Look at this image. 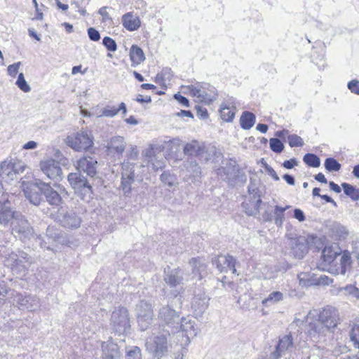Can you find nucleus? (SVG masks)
I'll return each mask as SVG.
<instances>
[{"label": "nucleus", "instance_id": "f257e3e1", "mask_svg": "<svg viewBox=\"0 0 359 359\" xmlns=\"http://www.w3.org/2000/svg\"><path fill=\"white\" fill-rule=\"evenodd\" d=\"M339 323L338 311L334 307L324 309L320 313L318 320L309 323L308 336L315 343H325L327 335L334 332Z\"/></svg>", "mask_w": 359, "mask_h": 359}, {"label": "nucleus", "instance_id": "f03ea898", "mask_svg": "<svg viewBox=\"0 0 359 359\" xmlns=\"http://www.w3.org/2000/svg\"><path fill=\"white\" fill-rule=\"evenodd\" d=\"M206 271V264L201 258H192L183 272L180 269H175L168 272L164 277L165 282L170 287L183 284L184 281L201 280Z\"/></svg>", "mask_w": 359, "mask_h": 359}, {"label": "nucleus", "instance_id": "7ed1b4c3", "mask_svg": "<svg viewBox=\"0 0 359 359\" xmlns=\"http://www.w3.org/2000/svg\"><path fill=\"white\" fill-rule=\"evenodd\" d=\"M5 265L10 267L16 275L23 276L32 264V259L26 252L18 251L11 252L6 256Z\"/></svg>", "mask_w": 359, "mask_h": 359}, {"label": "nucleus", "instance_id": "20e7f679", "mask_svg": "<svg viewBox=\"0 0 359 359\" xmlns=\"http://www.w3.org/2000/svg\"><path fill=\"white\" fill-rule=\"evenodd\" d=\"M65 143L76 151H86L93 144V137L88 131H79L68 135Z\"/></svg>", "mask_w": 359, "mask_h": 359}, {"label": "nucleus", "instance_id": "39448f33", "mask_svg": "<svg viewBox=\"0 0 359 359\" xmlns=\"http://www.w3.org/2000/svg\"><path fill=\"white\" fill-rule=\"evenodd\" d=\"M170 335V331L166 330L165 334L149 337L146 341L147 350L154 356L162 357L168 351L167 336Z\"/></svg>", "mask_w": 359, "mask_h": 359}, {"label": "nucleus", "instance_id": "423d86ee", "mask_svg": "<svg viewBox=\"0 0 359 359\" xmlns=\"http://www.w3.org/2000/svg\"><path fill=\"white\" fill-rule=\"evenodd\" d=\"M111 325L114 332L118 334L126 333L130 328L128 310L124 307L116 309L111 316Z\"/></svg>", "mask_w": 359, "mask_h": 359}, {"label": "nucleus", "instance_id": "0eeeda50", "mask_svg": "<svg viewBox=\"0 0 359 359\" xmlns=\"http://www.w3.org/2000/svg\"><path fill=\"white\" fill-rule=\"evenodd\" d=\"M9 304L17 306L19 309H27L28 311H35L38 307L39 300L34 296H23L22 294L13 292L7 299Z\"/></svg>", "mask_w": 359, "mask_h": 359}, {"label": "nucleus", "instance_id": "6e6552de", "mask_svg": "<svg viewBox=\"0 0 359 359\" xmlns=\"http://www.w3.org/2000/svg\"><path fill=\"white\" fill-rule=\"evenodd\" d=\"M138 325L142 331L147 330L153 322V309L151 304L141 301L136 306Z\"/></svg>", "mask_w": 359, "mask_h": 359}, {"label": "nucleus", "instance_id": "1a4fd4ad", "mask_svg": "<svg viewBox=\"0 0 359 359\" xmlns=\"http://www.w3.org/2000/svg\"><path fill=\"white\" fill-rule=\"evenodd\" d=\"M191 95L198 102L210 104L217 97L215 88L208 84L197 85L191 89Z\"/></svg>", "mask_w": 359, "mask_h": 359}, {"label": "nucleus", "instance_id": "9d476101", "mask_svg": "<svg viewBox=\"0 0 359 359\" xmlns=\"http://www.w3.org/2000/svg\"><path fill=\"white\" fill-rule=\"evenodd\" d=\"M158 318L168 327L171 328V332H175L179 329L180 315L170 305L163 306L158 311Z\"/></svg>", "mask_w": 359, "mask_h": 359}, {"label": "nucleus", "instance_id": "9b49d317", "mask_svg": "<svg viewBox=\"0 0 359 359\" xmlns=\"http://www.w3.org/2000/svg\"><path fill=\"white\" fill-rule=\"evenodd\" d=\"M250 199L242 203V207L245 213L248 215H256L259 212V208L262 200L259 194V190L255 185H250L248 187Z\"/></svg>", "mask_w": 359, "mask_h": 359}, {"label": "nucleus", "instance_id": "f8f14e48", "mask_svg": "<svg viewBox=\"0 0 359 359\" xmlns=\"http://www.w3.org/2000/svg\"><path fill=\"white\" fill-rule=\"evenodd\" d=\"M68 181L72 188L77 192L83 191L84 196L90 198L92 194V187L86 180V179L81 176L79 173H70L68 175Z\"/></svg>", "mask_w": 359, "mask_h": 359}, {"label": "nucleus", "instance_id": "ddd939ff", "mask_svg": "<svg viewBox=\"0 0 359 359\" xmlns=\"http://www.w3.org/2000/svg\"><path fill=\"white\" fill-rule=\"evenodd\" d=\"M12 226L13 233L21 240L29 238L33 235V229L29 223L22 217L18 218L16 215Z\"/></svg>", "mask_w": 359, "mask_h": 359}, {"label": "nucleus", "instance_id": "4468645a", "mask_svg": "<svg viewBox=\"0 0 359 359\" xmlns=\"http://www.w3.org/2000/svg\"><path fill=\"white\" fill-rule=\"evenodd\" d=\"M42 172L50 179L61 180L62 169L58 161L48 158L43 160L40 163Z\"/></svg>", "mask_w": 359, "mask_h": 359}, {"label": "nucleus", "instance_id": "2eb2a0df", "mask_svg": "<svg viewBox=\"0 0 359 359\" xmlns=\"http://www.w3.org/2000/svg\"><path fill=\"white\" fill-rule=\"evenodd\" d=\"M126 147V142L122 136H114L111 137L107 144V154L112 157H120L122 156Z\"/></svg>", "mask_w": 359, "mask_h": 359}, {"label": "nucleus", "instance_id": "dca6fc26", "mask_svg": "<svg viewBox=\"0 0 359 359\" xmlns=\"http://www.w3.org/2000/svg\"><path fill=\"white\" fill-rule=\"evenodd\" d=\"M41 184H43V182L36 180L35 182L28 184L24 189L25 197L34 205H39L43 200L40 194L42 187Z\"/></svg>", "mask_w": 359, "mask_h": 359}, {"label": "nucleus", "instance_id": "f3484780", "mask_svg": "<svg viewBox=\"0 0 359 359\" xmlns=\"http://www.w3.org/2000/svg\"><path fill=\"white\" fill-rule=\"evenodd\" d=\"M289 245L291 248V253L299 259H302L308 252V241L303 236L290 238Z\"/></svg>", "mask_w": 359, "mask_h": 359}, {"label": "nucleus", "instance_id": "a211bd4d", "mask_svg": "<svg viewBox=\"0 0 359 359\" xmlns=\"http://www.w3.org/2000/svg\"><path fill=\"white\" fill-rule=\"evenodd\" d=\"M212 263L221 273L228 271H231L233 274L236 273V260L231 255H219L213 259Z\"/></svg>", "mask_w": 359, "mask_h": 359}, {"label": "nucleus", "instance_id": "6ab92c4d", "mask_svg": "<svg viewBox=\"0 0 359 359\" xmlns=\"http://www.w3.org/2000/svg\"><path fill=\"white\" fill-rule=\"evenodd\" d=\"M145 161H147L148 165H151L154 170L162 169L165 166V161L162 154L159 152L156 154L152 147H149L143 152Z\"/></svg>", "mask_w": 359, "mask_h": 359}, {"label": "nucleus", "instance_id": "aec40b11", "mask_svg": "<svg viewBox=\"0 0 359 359\" xmlns=\"http://www.w3.org/2000/svg\"><path fill=\"white\" fill-rule=\"evenodd\" d=\"M102 359H119L121 353L118 346L111 339L101 344Z\"/></svg>", "mask_w": 359, "mask_h": 359}, {"label": "nucleus", "instance_id": "412c9836", "mask_svg": "<svg viewBox=\"0 0 359 359\" xmlns=\"http://www.w3.org/2000/svg\"><path fill=\"white\" fill-rule=\"evenodd\" d=\"M339 255V248L337 245L325 246L322 252V259L323 263L318 266L321 270H326L328 265L330 264Z\"/></svg>", "mask_w": 359, "mask_h": 359}, {"label": "nucleus", "instance_id": "4be33fe9", "mask_svg": "<svg viewBox=\"0 0 359 359\" xmlns=\"http://www.w3.org/2000/svg\"><path fill=\"white\" fill-rule=\"evenodd\" d=\"M97 163V161L93 157L84 156L77 161L76 168L90 177H93L96 174Z\"/></svg>", "mask_w": 359, "mask_h": 359}, {"label": "nucleus", "instance_id": "5701e85b", "mask_svg": "<svg viewBox=\"0 0 359 359\" xmlns=\"http://www.w3.org/2000/svg\"><path fill=\"white\" fill-rule=\"evenodd\" d=\"M293 347V343L290 335H285L279 340L276 351L272 352L269 359H278L284 355L285 351H290Z\"/></svg>", "mask_w": 359, "mask_h": 359}, {"label": "nucleus", "instance_id": "b1692460", "mask_svg": "<svg viewBox=\"0 0 359 359\" xmlns=\"http://www.w3.org/2000/svg\"><path fill=\"white\" fill-rule=\"evenodd\" d=\"M41 184L42 185L41 193L45 196L47 202L51 205H59L62 202V198L57 191L54 190L49 184L43 182Z\"/></svg>", "mask_w": 359, "mask_h": 359}, {"label": "nucleus", "instance_id": "393cba45", "mask_svg": "<svg viewBox=\"0 0 359 359\" xmlns=\"http://www.w3.org/2000/svg\"><path fill=\"white\" fill-rule=\"evenodd\" d=\"M122 24L127 30L132 32L140 28L141 22L138 16L128 12L122 16Z\"/></svg>", "mask_w": 359, "mask_h": 359}, {"label": "nucleus", "instance_id": "a878e982", "mask_svg": "<svg viewBox=\"0 0 359 359\" xmlns=\"http://www.w3.org/2000/svg\"><path fill=\"white\" fill-rule=\"evenodd\" d=\"M209 298L205 294L196 295L191 303V307L196 315H201L205 312L208 306Z\"/></svg>", "mask_w": 359, "mask_h": 359}, {"label": "nucleus", "instance_id": "bb28decb", "mask_svg": "<svg viewBox=\"0 0 359 359\" xmlns=\"http://www.w3.org/2000/svg\"><path fill=\"white\" fill-rule=\"evenodd\" d=\"M179 328L186 334L188 338L194 337L198 333L195 321L186 318H182Z\"/></svg>", "mask_w": 359, "mask_h": 359}, {"label": "nucleus", "instance_id": "cd10ccee", "mask_svg": "<svg viewBox=\"0 0 359 359\" xmlns=\"http://www.w3.org/2000/svg\"><path fill=\"white\" fill-rule=\"evenodd\" d=\"M61 223L67 228H78L81 224V219L74 212H69L63 216Z\"/></svg>", "mask_w": 359, "mask_h": 359}, {"label": "nucleus", "instance_id": "c85d7f7f", "mask_svg": "<svg viewBox=\"0 0 359 359\" xmlns=\"http://www.w3.org/2000/svg\"><path fill=\"white\" fill-rule=\"evenodd\" d=\"M17 172L14 165L4 162L0 166V177L5 180H13L16 177Z\"/></svg>", "mask_w": 359, "mask_h": 359}, {"label": "nucleus", "instance_id": "c756f323", "mask_svg": "<svg viewBox=\"0 0 359 359\" xmlns=\"http://www.w3.org/2000/svg\"><path fill=\"white\" fill-rule=\"evenodd\" d=\"M8 201L0 202V224H6L11 219L16 217L15 213L11 210Z\"/></svg>", "mask_w": 359, "mask_h": 359}, {"label": "nucleus", "instance_id": "7c9ffc66", "mask_svg": "<svg viewBox=\"0 0 359 359\" xmlns=\"http://www.w3.org/2000/svg\"><path fill=\"white\" fill-rule=\"evenodd\" d=\"M236 174V167L231 163H227L225 166L217 170V175L224 180L230 181Z\"/></svg>", "mask_w": 359, "mask_h": 359}, {"label": "nucleus", "instance_id": "2f4dec72", "mask_svg": "<svg viewBox=\"0 0 359 359\" xmlns=\"http://www.w3.org/2000/svg\"><path fill=\"white\" fill-rule=\"evenodd\" d=\"M284 299V294L280 291H273L262 301L264 306H271L277 304Z\"/></svg>", "mask_w": 359, "mask_h": 359}, {"label": "nucleus", "instance_id": "473e14b6", "mask_svg": "<svg viewBox=\"0 0 359 359\" xmlns=\"http://www.w3.org/2000/svg\"><path fill=\"white\" fill-rule=\"evenodd\" d=\"M204 149V147L197 141H192L187 143L184 148V153L189 156L198 155Z\"/></svg>", "mask_w": 359, "mask_h": 359}, {"label": "nucleus", "instance_id": "72a5a7b5", "mask_svg": "<svg viewBox=\"0 0 359 359\" xmlns=\"http://www.w3.org/2000/svg\"><path fill=\"white\" fill-rule=\"evenodd\" d=\"M130 57L134 65H140L145 60L143 50L136 45H133L130 48Z\"/></svg>", "mask_w": 359, "mask_h": 359}, {"label": "nucleus", "instance_id": "f704fd0d", "mask_svg": "<svg viewBox=\"0 0 359 359\" xmlns=\"http://www.w3.org/2000/svg\"><path fill=\"white\" fill-rule=\"evenodd\" d=\"M235 111L236 108L226 103L221 105L219 110L221 118L226 122H230L233 119Z\"/></svg>", "mask_w": 359, "mask_h": 359}, {"label": "nucleus", "instance_id": "c9c22d12", "mask_svg": "<svg viewBox=\"0 0 359 359\" xmlns=\"http://www.w3.org/2000/svg\"><path fill=\"white\" fill-rule=\"evenodd\" d=\"M241 126L243 129L249 130L255 123V116L252 112L244 111L240 118Z\"/></svg>", "mask_w": 359, "mask_h": 359}, {"label": "nucleus", "instance_id": "e433bc0d", "mask_svg": "<svg viewBox=\"0 0 359 359\" xmlns=\"http://www.w3.org/2000/svg\"><path fill=\"white\" fill-rule=\"evenodd\" d=\"M290 208V205H286L283 208L276 205L274 208V222L278 226H282L285 220V211Z\"/></svg>", "mask_w": 359, "mask_h": 359}, {"label": "nucleus", "instance_id": "4c0bfd02", "mask_svg": "<svg viewBox=\"0 0 359 359\" xmlns=\"http://www.w3.org/2000/svg\"><path fill=\"white\" fill-rule=\"evenodd\" d=\"M339 290L350 299H359V290L354 285H348L344 287H341Z\"/></svg>", "mask_w": 359, "mask_h": 359}, {"label": "nucleus", "instance_id": "58836bf2", "mask_svg": "<svg viewBox=\"0 0 359 359\" xmlns=\"http://www.w3.org/2000/svg\"><path fill=\"white\" fill-rule=\"evenodd\" d=\"M184 167L191 176L196 177L201 175V168L195 161H187L184 163Z\"/></svg>", "mask_w": 359, "mask_h": 359}, {"label": "nucleus", "instance_id": "ea45409f", "mask_svg": "<svg viewBox=\"0 0 359 359\" xmlns=\"http://www.w3.org/2000/svg\"><path fill=\"white\" fill-rule=\"evenodd\" d=\"M341 187H343L344 194L348 196L352 200L358 201L359 199V189L345 182L341 184Z\"/></svg>", "mask_w": 359, "mask_h": 359}, {"label": "nucleus", "instance_id": "a19ab883", "mask_svg": "<svg viewBox=\"0 0 359 359\" xmlns=\"http://www.w3.org/2000/svg\"><path fill=\"white\" fill-rule=\"evenodd\" d=\"M304 162L310 167L318 168L320 165V158L315 154H306L303 158Z\"/></svg>", "mask_w": 359, "mask_h": 359}, {"label": "nucleus", "instance_id": "79ce46f5", "mask_svg": "<svg viewBox=\"0 0 359 359\" xmlns=\"http://www.w3.org/2000/svg\"><path fill=\"white\" fill-rule=\"evenodd\" d=\"M351 258L348 252H344L340 259V273L344 275L346 272V268L350 266Z\"/></svg>", "mask_w": 359, "mask_h": 359}, {"label": "nucleus", "instance_id": "37998d69", "mask_svg": "<svg viewBox=\"0 0 359 359\" xmlns=\"http://www.w3.org/2000/svg\"><path fill=\"white\" fill-rule=\"evenodd\" d=\"M325 168L328 171H339L341 164L333 158H327L325 161Z\"/></svg>", "mask_w": 359, "mask_h": 359}, {"label": "nucleus", "instance_id": "c03bdc74", "mask_svg": "<svg viewBox=\"0 0 359 359\" xmlns=\"http://www.w3.org/2000/svg\"><path fill=\"white\" fill-rule=\"evenodd\" d=\"M15 84L22 91L25 93H28L31 90V88L26 81L24 74L22 73H20L18 75Z\"/></svg>", "mask_w": 359, "mask_h": 359}, {"label": "nucleus", "instance_id": "a18cd8bd", "mask_svg": "<svg viewBox=\"0 0 359 359\" xmlns=\"http://www.w3.org/2000/svg\"><path fill=\"white\" fill-rule=\"evenodd\" d=\"M271 149L276 153H280L284 149V145L278 138H271L269 140Z\"/></svg>", "mask_w": 359, "mask_h": 359}, {"label": "nucleus", "instance_id": "49530a36", "mask_svg": "<svg viewBox=\"0 0 359 359\" xmlns=\"http://www.w3.org/2000/svg\"><path fill=\"white\" fill-rule=\"evenodd\" d=\"M289 145L291 147H302L304 145V141L302 138L297 135H290L287 137Z\"/></svg>", "mask_w": 359, "mask_h": 359}, {"label": "nucleus", "instance_id": "de8ad7c7", "mask_svg": "<svg viewBox=\"0 0 359 359\" xmlns=\"http://www.w3.org/2000/svg\"><path fill=\"white\" fill-rule=\"evenodd\" d=\"M278 269L276 266H266L264 269L263 275L265 279H273L277 276Z\"/></svg>", "mask_w": 359, "mask_h": 359}, {"label": "nucleus", "instance_id": "09e8293b", "mask_svg": "<svg viewBox=\"0 0 359 359\" xmlns=\"http://www.w3.org/2000/svg\"><path fill=\"white\" fill-rule=\"evenodd\" d=\"M134 181L135 180L133 178H121V188L126 196H128L129 194H130L131 185L133 184Z\"/></svg>", "mask_w": 359, "mask_h": 359}, {"label": "nucleus", "instance_id": "8fccbe9b", "mask_svg": "<svg viewBox=\"0 0 359 359\" xmlns=\"http://www.w3.org/2000/svg\"><path fill=\"white\" fill-rule=\"evenodd\" d=\"M103 45L106 47V48L111 52H115L117 49V45L116 41L109 36L104 37L102 40Z\"/></svg>", "mask_w": 359, "mask_h": 359}, {"label": "nucleus", "instance_id": "3c124183", "mask_svg": "<svg viewBox=\"0 0 359 359\" xmlns=\"http://www.w3.org/2000/svg\"><path fill=\"white\" fill-rule=\"evenodd\" d=\"M103 117L113 118L117 115L116 107L107 105L103 107L102 110Z\"/></svg>", "mask_w": 359, "mask_h": 359}, {"label": "nucleus", "instance_id": "603ef678", "mask_svg": "<svg viewBox=\"0 0 359 359\" xmlns=\"http://www.w3.org/2000/svg\"><path fill=\"white\" fill-rule=\"evenodd\" d=\"M139 156V151L136 146H131L127 153V159L126 161H135L137 159Z\"/></svg>", "mask_w": 359, "mask_h": 359}, {"label": "nucleus", "instance_id": "864d4df0", "mask_svg": "<svg viewBox=\"0 0 359 359\" xmlns=\"http://www.w3.org/2000/svg\"><path fill=\"white\" fill-rule=\"evenodd\" d=\"M160 178L162 182H163L165 184H167L169 187H172L175 184L173 176L167 172H163Z\"/></svg>", "mask_w": 359, "mask_h": 359}, {"label": "nucleus", "instance_id": "5fc2aeb1", "mask_svg": "<svg viewBox=\"0 0 359 359\" xmlns=\"http://www.w3.org/2000/svg\"><path fill=\"white\" fill-rule=\"evenodd\" d=\"M126 359H142L140 349L137 346H134L128 352Z\"/></svg>", "mask_w": 359, "mask_h": 359}, {"label": "nucleus", "instance_id": "6e6d98bb", "mask_svg": "<svg viewBox=\"0 0 359 359\" xmlns=\"http://www.w3.org/2000/svg\"><path fill=\"white\" fill-rule=\"evenodd\" d=\"M21 65L20 62H15L13 65H11L8 67L7 72L8 75H10L12 77H15L18 72V69Z\"/></svg>", "mask_w": 359, "mask_h": 359}, {"label": "nucleus", "instance_id": "4d7b16f0", "mask_svg": "<svg viewBox=\"0 0 359 359\" xmlns=\"http://www.w3.org/2000/svg\"><path fill=\"white\" fill-rule=\"evenodd\" d=\"M88 35L89 39L93 41H97L100 39V34L99 32L93 27L88 28Z\"/></svg>", "mask_w": 359, "mask_h": 359}, {"label": "nucleus", "instance_id": "13d9d810", "mask_svg": "<svg viewBox=\"0 0 359 359\" xmlns=\"http://www.w3.org/2000/svg\"><path fill=\"white\" fill-rule=\"evenodd\" d=\"M102 110H103V107L100 104H96V105L92 107V108H91L92 116L97 118H102L103 117Z\"/></svg>", "mask_w": 359, "mask_h": 359}, {"label": "nucleus", "instance_id": "bf43d9fd", "mask_svg": "<svg viewBox=\"0 0 359 359\" xmlns=\"http://www.w3.org/2000/svg\"><path fill=\"white\" fill-rule=\"evenodd\" d=\"M299 285L302 287H308L311 285V281L308 278L306 273H301L298 275Z\"/></svg>", "mask_w": 359, "mask_h": 359}, {"label": "nucleus", "instance_id": "052dcab7", "mask_svg": "<svg viewBox=\"0 0 359 359\" xmlns=\"http://www.w3.org/2000/svg\"><path fill=\"white\" fill-rule=\"evenodd\" d=\"M121 172H134V163L128 161H124L122 163Z\"/></svg>", "mask_w": 359, "mask_h": 359}, {"label": "nucleus", "instance_id": "680f3d73", "mask_svg": "<svg viewBox=\"0 0 359 359\" xmlns=\"http://www.w3.org/2000/svg\"><path fill=\"white\" fill-rule=\"evenodd\" d=\"M348 89L353 93L359 95V81L352 80L348 83Z\"/></svg>", "mask_w": 359, "mask_h": 359}, {"label": "nucleus", "instance_id": "e2e57ef3", "mask_svg": "<svg viewBox=\"0 0 359 359\" xmlns=\"http://www.w3.org/2000/svg\"><path fill=\"white\" fill-rule=\"evenodd\" d=\"M108 7L104 6L99 9L98 13L102 16V21L107 22L108 20L111 21L109 13L107 12Z\"/></svg>", "mask_w": 359, "mask_h": 359}, {"label": "nucleus", "instance_id": "0e129e2a", "mask_svg": "<svg viewBox=\"0 0 359 359\" xmlns=\"http://www.w3.org/2000/svg\"><path fill=\"white\" fill-rule=\"evenodd\" d=\"M264 168H265V171L269 175H271L274 180L278 181L280 180L279 177L278 176V175L276 174V171L273 170V168H271V166H269V165L266 164V165H265Z\"/></svg>", "mask_w": 359, "mask_h": 359}, {"label": "nucleus", "instance_id": "69168bd1", "mask_svg": "<svg viewBox=\"0 0 359 359\" xmlns=\"http://www.w3.org/2000/svg\"><path fill=\"white\" fill-rule=\"evenodd\" d=\"M294 217L299 222H304L305 220L304 212L299 208H295L294 210Z\"/></svg>", "mask_w": 359, "mask_h": 359}, {"label": "nucleus", "instance_id": "338daca9", "mask_svg": "<svg viewBox=\"0 0 359 359\" xmlns=\"http://www.w3.org/2000/svg\"><path fill=\"white\" fill-rule=\"evenodd\" d=\"M8 293V290L5 283L2 281L0 283V299H4Z\"/></svg>", "mask_w": 359, "mask_h": 359}, {"label": "nucleus", "instance_id": "774afa93", "mask_svg": "<svg viewBox=\"0 0 359 359\" xmlns=\"http://www.w3.org/2000/svg\"><path fill=\"white\" fill-rule=\"evenodd\" d=\"M175 98L183 106L188 107L189 106V100L184 96L180 94H175Z\"/></svg>", "mask_w": 359, "mask_h": 359}]
</instances>
